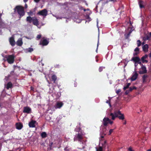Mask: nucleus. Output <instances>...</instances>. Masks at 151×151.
Returning <instances> with one entry per match:
<instances>
[{
    "mask_svg": "<svg viewBox=\"0 0 151 151\" xmlns=\"http://www.w3.org/2000/svg\"><path fill=\"white\" fill-rule=\"evenodd\" d=\"M28 0H23L24 1V2H27V1H28Z\"/></svg>",
    "mask_w": 151,
    "mask_h": 151,
    "instance_id": "nucleus-55",
    "label": "nucleus"
},
{
    "mask_svg": "<svg viewBox=\"0 0 151 151\" xmlns=\"http://www.w3.org/2000/svg\"><path fill=\"white\" fill-rule=\"evenodd\" d=\"M15 11H17L20 16V18L23 16L25 14L24 8L21 6H16L14 8Z\"/></svg>",
    "mask_w": 151,
    "mask_h": 151,
    "instance_id": "nucleus-4",
    "label": "nucleus"
},
{
    "mask_svg": "<svg viewBox=\"0 0 151 151\" xmlns=\"http://www.w3.org/2000/svg\"><path fill=\"white\" fill-rule=\"evenodd\" d=\"M47 11L46 9H44L38 12L37 14L38 15L42 16L45 17L47 15Z\"/></svg>",
    "mask_w": 151,
    "mask_h": 151,
    "instance_id": "nucleus-7",
    "label": "nucleus"
},
{
    "mask_svg": "<svg viewBox=\"0 0 151 151\" xmlns=\"http://www.w3.org/2000/svg\"><path fill=\"white\" fill-rule=\"evenodd\" d=\"M130 85V83H127V86H129Z\"/></svg>",
    "mask_w": 151,
    "mask_h": 151,
    "instance_id": "nucleus-53",
    "label": "nucleus"
},
{
    "mask_svg": "<svg viewBox=\"0 0 151 151\" xmlns=\"http://www.w3.org/2000/svg\"><path fill=\"white\" fill-rule=\"evenodd\" d=\"M126 123V121H125V122L124 123V124H125Z\"/></svg>",
    "mask_w": 151,
    "mask_h": 151,
    "instance_id": "nucleus-57",
    "label": "nucleus"
},
{
    "mask_svg": "<svg viewBox=\"0 0 151 151\" xmlns=\"http://www.w3.org/2000/svg\"><path fill=\"white\" fill-rule=\"evenodd\" d=\"M16 43L17 45L21 46L23 44L22 39L21 38H19L17 41Z\"/></svg>",
    "mask_w": 151,
    "mask_h": 151,
    "instance_id": "nucleus-15",
    "label": "nucleus"
},
{
    "mask_svg": "<svg viewBox=\"0 0 151 151\" xmlns=\"http://www.w3.org/2000/svg\"><path fill=\"white\" fill-rule=\"evenodd\" d=\"M12 86V84L11 82H9L7 84L6 88L7 89L11 88Z\"/></svg>",
    "mask_w": 151,
    "mask_h": 151,
    "instance_id": "nucleus-21",
    "label": "nucleus"
},
{
    "mask_svg": "<svg viewBox=\"0 0 151 151\" xmlns=\"http://www.w3.org/2000/svg\"><path fill=\"white\" fill-rule=\"evenodd\" d=\"M148 37L150 38L151 37V32L149 33L148 35H147Z\"/></svg>",
    "mask_w": 151,
    "mask_h": 151,
    "instance_id": "nucleus-43",
    "label": "nucleus"
},
{
    "mask_svg": "<svg viewBox=\"0 0 151 151\" xmlns=\"http://www.w3.org/2000/svg\"><path fill=\"white\" fill-rule=\"evenodd\" d=\"M128 150L129 151H133L132 150V148H131V147H129L128 148Z\"/></svg>",
    "mask_w": 151,
    "mask_h": 151,
    "instance_id": "nucleus-44",
    "label": "nucleus"
},
{
    "mask_svg": "<svg viewBox=\"0 0 151 151\" xmlns=\"http://www.w3.org/2000/svg\"><path fill=\"white\" fill-rule=\"evenodd\" d=\"M147 77V76L146 75H144L142 77L143 82L145 83L146 82V79Z\"/></svg>",
    "mask_w": 151,
    "mask_h": 151,
    "instance_id": "nucleus-24",
    "label": "nucleus"
},
{
    "mask_svg": "<svg viewBox=\"0 0 151 151\" xmlns=\"http://www.w3.org/2000/svg\"><path fill=\"white\" fill-rule=\"evenodd\" d=\"M134 51L135 52L134 53V55H137L139 52V49L138 47L136 48L135 50Z\"/></svg>",
    "mask_w": 151,
    "mask_h": 151,
    "instance_id": "nucleus-27",
    "label": "nucleus"
},
{
    "mask_svg": "<svg viewBox=\"0 0 151 151\" xmlns=\"http://www.w3.org/2000/svg\"><path fill=\"white\" fill-rule=\"evenodd\" d=\"M1 104L0 103V108L1 107Z\"/></svg>",
    "mask_w": 151,
    "mask_h": 151,
    "instance_id": "nucleus-64",
    "label": "nucleus"
},
{
    "mask_svg": "<svg viewBox=\"0 0 151 151\" xmlns=\"http://www.w3.org/2000/svg\"><path fill=\"white\" fill-rule=\"evenodd\" d=\"M99 35L98 36V43L97 44V48L96 50V52H97L98 51V47L99 45Z\"/></svg>",
    "mask_w": 151,
    "mask_h": 151,
    "instance_id": "nucleus-33",
    "label": "nucleus"
},
{
    "mask_svg": "<svg viewBox=\"0 0 151 151\" xmlns=\"http://www.w3.org/2000/svg\"><path fill=\"white\" fill-rule=\"evenodd\" d=\"M106 129H104V133L103 134H102L101 133L100 134V137L101 138H103L104 137V135L106 134Z\"/></svg>",
    "mask_w": 151,
    "mask_h": 151,
    "instance_id": "nucleus-23",
    "label": "nucleus"
},
{
    "mask_svg": "<svg viewBox=\"0 0 151 151\" xmlns=\"http://www.w3.org/2000/svg\"><path fill=\"white\" fill-rule=\"evenodd\" d=\"M49 43L48 40L45 38H42L41 40L40 44L43 46L47 45Z\"/></svg>",
    "mask_w": 151,
    "mask_h": 151,
    "instance_id": "nucleus-8",
    "label": "nucleus"
},
{
    "mask_svg": "<svg viewBox=\"0 0 151 151\" xmlns=\"http://www.w3.org/2000/svg\"><path fill=\"white\" fill-rule=\"evenodd\" d=\"M41 135L42 138H45L46 137L47 134L45 132H43L42 133Z\"/></svg>",
    "mask_w": 151,
    "mask_h": 151,
    "instance_id": "nucleus-30",
    "label": "nucleus"
},
{
    "mask_svg": "<svg viewBox=\"0 0 151 151\" xmlns=\"http://www.w3.org/2000/svg\"><path fill=\"white\" fill-rule=\"evenodd\" d=\"M98 21H97V27L98 28V30H99V28L98 26Z\"/></svg>",
    "mask_w": 151,
    "mask_h": 151,
    "instance_id": "nucleus-56",
    "label": "nucleus"
},
{
    "mask_svg": "<svg viewBox=\"0 0 151 151\" xmlns=\"http://www.w3.org/2000/svg\"><path fill=\"white\" fill-rule=\"evenodd\" d=\"M113 131L114 129H110L109 132L108 134L109 135H110L111 134V133L113 132Z\"/></svg>",
    "mask_w": 151,
    "mask_h": 151,
    "instance_id": "nucleus-38",
    "label": "nucleus"
},
{
    "mask_svg": "<svg viewBox=\"0 0 151 151\" xmlns=\"http://www.w3.org/2000/svg\"><path fill=\"white\" fill-rule=\"evenodd\" d=\"M143 51L145 52H147L148 51V46L147 44H145L142 46Z\"/></svg>",
    "mask_w": 151,
    "mask_h": 151,
    "instance_id": "nucleus-18",
    "label": "nucleus"
},
{
    "mask_svg": "<svg viewBox=\"0 0 151 151\" xmlns=\"http://www.w3.org/2000/svg\"><path fill=\"white\" fill-rule=\"evenodd\" d=\"M75 130L76 131L78 132V133L76 134L74 138V141L78 140L81 142L83 138V136L84 135V133L82 132V130L79 127H77L75 129Z\"/></svg>",
    "mask_w": 151,
    "mask_h": 151,
    "instance_id": "nucleus-1",
    "label": "nucleus"
},
{
    "mask_svg": "<svg viewBox=\"0 0 151 151\" xmlns=\"http://www.w3.org/2000/svg\"><path fill=\"white\" fill-rule=\"evenodd\" d=\"M121 90L120 89H119L118 90H117L116 91V93L117 94L119 93L121 91Z\"/></svg>",
    "mask_w": 151,
    "mask_h": 151,
    "instance_id": "nucleus-40",
    "label": "nucleus"
},
{
    "mask_svg": "<svg viewBox=\"0 0 151 151\" xmlns=\"http://www.w3.org/2000/svg\"><path fill=\"white\" fill-rule=\"evenodd\" d=\"M149 56L150 57H151V52Z\"/></svg>",
    "mask_w": 151,
    "mask_h": 151,
    "instance_id": "nucleus-60",
    "label": "nucleus"
},
{
    "mask_svg": "<svg viewBox=\"0 0 151 151\" xmlns=\"http://www.w3.org/2000/svg\"><path fill=\"white\" fill-rule=\"evenodd\" d=\"M2 24H4L3 23H0V28L1 27H3L2 25Z\"/></svg>",
    "mask_w": 151,
    "mask_h": 151,
    "instance_id": "nucleus-46",
    "label": "nucleus"
},
{
    "mask_svg": "<svg viewBox=\"0 0 151 151\" xmlns=\"http://www.w3.org/2000/svg\"><path fill=\"white\" fill-rule=\"evenodd\" d=\"M112 83V81H110V84H111Z\"/></svg>",
    "mask_w": 151,
    "mask_h": 151,
    "instance_id": "nucleus-62",
    "label": "nucleus"
},
{
    "mask_svg": "<svg viewBox=\"0 0 151 151\" xmlns=\"http://www.w3.org/2000/svg\"><path fill=\"white\" fill-rule=\"evenodd\" d=\"M9 42L10 44L12 46H14L15 45V42L14 40V38L13 37H12L10 38Z\"/></svg>",
    "mask_w": 151,
    "mask_h": 151,
    "instance_id": "nucleus-16",
    "label": "nucleus"
},
{
    "mask_svg": "<svg viewBox=\"0 0 151 151\" xmlns=\"http://www.w3.org/2000/svg\"><path fill=\"white\" fill-rule=\"evenodd\" d=\"M36 123V121L32 120L29 123V125L30 127H35V124Z\"/></svg>",
    "mask_w": 151,
    "mask_h": 151,
    "instance_id": "nucleus-14",
    "label": "nucleus"
},
{
    "mask_svg": "<svg viewBox=\"0 0 151 151\" xmlns=\"http://www.w3.org/2000/svg\"><path fill=\"white\" fill-rule=\"evenodd\" d=\"M28 14L30 16H32L35 14V9L30 10L29 12H27Z\"/></svg>",
    "mask_w": 151,
    "mask_h": 151,
    "instance_id": "nucleus-13",
    "label": "nucleus"
},
{
    "mask_svg": "<svg viewBox=\"0 0 151 151\" xmlns=\"http://www.w3.org/2000/svg\"><path fill=\"white\" fill-rule=\"evenodd\" d=\"M41 35H37V39H39L41 38Z\"/></svg>",
    "mask_w": 151,
    "mask_h": 151,
    "instance_id": "nucleus-41",
    "label": "nucleus"
},
{
    "mask_svg": "<svg viewBox=\"0 0 151 151\" xmlns=\"http://www.w3.org/2000/svg\"><path fill=\"white\" fill-rule=\"evenodd\" d=\"M85 2V3H86V5H87V3L86 2V1H85L84 0H83Z\"/></svg>",
    "mask_w": 151,
    "mask_h": 151,
    "instance_id": "nucleus-58",
    "label": "nucleus"
},
{
    "mask_svg": "<svg viewBox=\"0 0 151 151\" xmlns=\"http://www.w3.org/2000/svg\"><path fill=\"white\" fill-rule=\"evenodd\" d=\"M113 123V122L112 121H111L108 118L106 117H104L102 121L103 125L105 126H107L109 123L112 124Z\"/></svg>",
    "mask_w": 151,
    "mask_h": 151,
    "instance_id": "nucleus-6",
    "label": "nucleus"
},
{
    "mask_svg": "<svg viewBox=\"0 0 151 151\" xmlns=\"http://www.w3.org/2000/svg\"><path fill=\"white\" fill-rule=\"evenodd\" d=\"M141 42L140 40H138L137 41V46L138 47H139L141 45Z\"/></svg>",
    "mask_w": 151,
    "mask_h": 151,
    "instance_id": "nucleus-36",
    "label": "nucleus"
},
{
    "mask_svg": "<svg viewBox=\"0 0 151 151\" xmlns=\"http://www.w3.org/2000/svg\"><path fill=\"white\" fill-rule=\"evenodd\" d=\"M74 21L75 22H76L77 23H79L81 22V20L80 19H74Z\"/></svg>",
    "mask_w": 151,
    "mask_h": 151,
    "instance_id": "nucleus-35",
    "label": "nucleus"
},
{
    "mask_svg": "<svg viewBox=\"0 0 151 151\" xmlns=\"http://www.w3.org/2000/svg\"><path fill=\"white\" fill-rule=\"evenodd\" d=\"M106 102V103H107L109 104V105L110 106H111V105H110V103H109V101H107Z\"/></svg>",
    "mask_w": 151,
    "mask_h": 151,
    "instance_id": "nucleus-49",
    "label": "nucleus"
},
{
    "mask_svg": "<svg viewBox=\"0 0 151 151\" xmlns=\"http://www.w3.org/2000/svg\"><path fill=\"white\" fill-rule=\"evenodd\" d=\"M147 151H151V150L149 149Z\"/></svg>",
    "mask_w": 151,
    "mask_h": 151,
    "instance_id": "nucleus-63",
    "label": "nucleus"
},
{
    "mask_svg": "<svg viewBox=\"0 0 151 151\" xmlns=\"http://www.w3.org/2000/svg\"><path fill=\"white\" fill-rule=\"evenodd\" d=\"M34 0V1L35 2H36V3H38V2L40 0Z\"/></svg>",
    "mask_w": 151,
    "mask_h": 151,
    "instance_id": "nucleus-47",
    "label": "nucleus"
},
{
    "mask_svg": "<svg viewBox=\"0 0 151 151\" xmlns=\"http://www.w3.org/2000/svg\"><path fill=\"white\" fill-rule=\"evenodd\" d=\"M25 8H27V4H25Z\"/></svg>",
    "mask_w": 151,
    "mask_h": 151,
    "instance_id": "nucleus-50",
    "label": "nucleus"
},
{
    "mask_svg": "<svg viewBox=\"0 0 151 151\" xmlns=\"http://www.w3.org/2000/svg\"><path fill=\"white\" fill-rule=\"evenodd\" d=\"M129 91H130L129 90V91H127H127H126V92H125V93H126V94H128L129 93Z\"/></svg>",
    "mask_w": 151,
    "mask_h": 151,
    "instance_id": "nucleus-45",
    "label": "nucleus"
},
{
    "mask_svg": "<svg viewBox=\"0 0 151 151\" xmlns=\"http://www.w3.org/2000/svg\"><path fill=\"white\" fill-rule=\"evenodd\" d=\"M109 1H113L114 2H116V0H109Z\"/></svg>",
    "mask_w": 151,
    "mask_h": 151,
    "instance_id": "nucleus-48",
    "label": "nucleus"
},
{
    "mask_svg": "<svg viewBox=\"0 0 151 151\" xmlns=\"http://www.w3.org/2000/svg\"><path fill=\"white\" fill-rule=\"evenodd\" d=\"M26 21L29 23L32 22L34 25L37 26L38 28H39L38 27L39 21L36 17H31L30 16L27 17L26 18Z\"/></svg>",
    "mask_w": 151,
    "mask_h": 151,
    "instance_id": "nucleus-3",
    "label": "nucleus"
},
{
    "mask_svg": "<svg viewBox=\"0 0 151 151\" xmlns=\"http://www.w3.org/2000/svg\"><path fill=\"white\" fill-rule=\"evenodd\" d=\"M31 109L28 106L24 107L23 111L24 113L30 114L31 113Z\"/></svg>",
    "mask_w": 151,
    "mask_h": 151,
    "instance_id": "nucleus-9",
    "label": "nucleus"
},
{
    "mask_svg": "<svg viewBox=\"0 0 151 151\" xmlns=\"http://www.w3.org/2000/svg\"><path fill=\"white\" fill-rule=\"evenodd\" d=\"M52 80L54 81V82L55 83L56 80L57 79V77L55 75H53L52 77Z\"/></svg>",
    "mask_w": 151,
    "mask_h": 151,
    "instance_id": "nucleus-29",
    "label": "nucleus"
},
{
    "mask_svg": "<svg viewBox=\"0 0 151 151\" xmlns=\"http://www.w3.org/2000/svg\"><path fill=\"white\" fill-rule=\"evenodd\" d=\"M91 20V19L89 17V16H87V18H86V22H90Z\"/></svg>",
    "mask_w": 151,
    "mask_h": 151,
    "instance_id": "nucleus-37",
    "label": "nucleus"
},
{
    "mask_svg": "<svg viewBox=\"0 0 151 151\" xmlns=\"http://www.w3.org/2000/svg\"><path fill=\"white\" fill-rule=\"evenodd\" d=\"M147 72L146 68L145 66L142 65L141 66V69L139 71V73L140 74H143Z\"/></svg>",
    "mask_w": 151,
    "mask_h": 151,
    "instance_id": "nucleus-11",
    "label": "nucleus"
},
{
    "mask_svg": "<svg viewBox=\"0 0 151 151\" xmlns=\"http://www.w3.org/2000/svg\"><path fill=\"white\" fill-rule=\"evenodd\" d=\"M104 67H100L99 68V71L100 72H101L102 70H103V69H104Z\"/></svg>",
    "mask_w": 151,
    "mask_h": 151,
    "instance_id": "nucleus-39",
    "label": "nucleus"
},
{
    "mask_svg": "<svg viewBox=\"0 0 151 151\" xmlns=\"http://www.w3.org/2000/svg\"><path fill=\"white\" fill-rule=\"evenodd\" d=\"M33 49L31 47H29L28 48L25 49L24 50V52L26 53H27L28 52H31L33 51Z\"/></svg>",
    "mask_w": 151,
    "mask_h": 151,
    "instance_id": "nucleus-17",
    "label": "nucleus"
},
{
    "mask_svg": "<svg viewBox=\"0 0 151 151\" xmlns=\"http://www.w3.org/2000/svg\"><path fill=\"white\" fill-rule=\"evenodd\" d=\"M3 60H4V61H6V59H5V58H4L3 59Z\"/></svg>",
    "mask_w": 151,
    "mask_h": 151,
    "instance_id": "nucleus-61",
    "label": "nucleus"
},
{
    "mask_svg": "<svg viewBox=\"0 0 151 151\" xmlns=\"http://www.w3.org/2000/svg\"><path fill=\"white\" fill-rule=\"evenodd\" d=\"M106 141H104V143H102V146L103 147H105L106 146ZM101 143V141L100 142V144Z\"/></svg>",
    "mask_w": 151,
    "mask_h": 151,
    "instance_id": "nucleus-28",
    "label": "nucleus"
},
{
    "mask_svg": "<svg viewBox=\"0 0 151 151\" xmlns=\"http://www.w3.org/2000/svg\"><path fill=\"white\" fill-rule=\"evenodd\" d=\"M138 76V74L136 72H134L131 78V81H133L135 80L137 77Z\"/></svg>",
    "mask_w": 151,
    "mask_h": 151,
    "instance_id": "nucleus-12",
    "label": "nucleus"
},
{
    "mask_svg": "<svg viewBox=\"0 0 151 151\" xmlns=\"http://www.w3.org/2000/svg\"><path fill=\"white\" fill-rule=\"evenodd\" d=\"M4 57L6 59V60L9 63L11 64L14 63L15 57L14 55H6Z\"/></svg>",
    "mask_w": 151,
    "mask_h": 151,
    "instance_id": "nucleus-5",
    "label": "nucleus"
},
{
    "mask_svg": "<svg viewBox=\"0 0 151 151\" xmlns=\"http://www.w3.org/2000/svg\"><path fill=\"white\" fill-rule=\"evenodd\" d=\"M96 151H102V146H99V148L96 147Z\"/></svg>",
    "mask_w": 151,
    "mask_h": 151,
    "instance_id": "nucleus-32",
    "label": "nucleus"
},
{
    "mask_svg": "<svg viewBox=\"0 0 151 151\" xmlns=\"http://www.w3.org/2000/svg\"><path fill=\"white\" fill-rule=\"evenodd\" d=\"M138 65V63H135V67H136Z\"/></svg>",
    "mask_w": 151,
    "mask_h": 151,
    "instance_id": "nucleus-51",
    "label": "nucleus"
},
{
    "mask_svg": "<svg viewBox=\"0 0 151 151\" xmlns=\"http://www.w3.org/2000/svg\"><path fill=\"white\" fill-rule=\"evenodd\" d=\"M147 57V55H146L143 56L142 57V58H141V60H142V63H144L145 62H147V61L146 60H145V59Z\"/></svg>",
    "mask_w": 151,
    "mask_h": 151,
    "instance_id": "nucleus-26",
    "label": "nucleus"
},
{
    "mask_svg": "<svg viewBox=\"0 0 151 151\" xmlns=\"http://www.w3.org/2000/svg\"><path fill=\"white\" fill-rule=\"evenodd\" d=\"M139 64H140V65H142V64H141V62L140 61L139 62H137Z\"/></svg>",
    "mask_w": 151,
    "mask_h": 151,
    "instance_id": "nucleus-54",
    "label": "nucleus"
},
{
    "mask_svg": "<svg viewBox=\"0 0 151 151\" xmlns=\"http://www.w3.org/2000/svg\"><path fill=\"white\" fill-rule=\"evenodd\" d=\"M127 65V63L125 64V65L124 67V68Z\"/></svg>",
    "mask_w": 151,
    "mask_h": 151,
    "instance_id": "nucleus-59",
    "label": "nucleus"
},
{
    "mask_svg": "<svg viewBox=\"0 0 151 151\" xmlns=\"http://www.w3.org/2000/svg\"><path fill=\"white\" fill-rule=\"evenodd\" d=\"M110 116L113 120L115 119V118L118 117L119 119L123 120L124 119L123 114H122L119 111H115L114 113H111L109 114Z\"/></svg>",
    "mask_w": 151,
    "mask_h": 151,
    "instance_id": "nucleus-2",
    "label": "nucleus"
},
{
    "mask_svg": "<svg viewBox=\"0 0 151 151\" xmlns=\"http://www.w3.org/2000/svg\"><path fill=\"white\" fill-rule=\"evenodd\" d=\"M145 41H143V42H142V45H144L145 44Z\"/></svg>",
    "mask_w": 151,
    "mask_h": 151,
    "instance_id": "nucleus-52",
    "label": "nucleus"
},
{
    "mask_svg": "<svg viewBox=\"0 0 151 151\" xmlns=\"http://www.w3.org/2000/svg\"><path fill=\"white\" fill-rule=\"evenodd\" d=\"M143 2L142 1H139V7L140 8H143L144 7V6L143 5Z\"/></svg>",
    "mask_w": 151,
    "mask_h": 151,
    "instance_id": "nucleus-25",
    "label": "nucleus"
},
{
    "mask_svg": "<svg viewBox=\"0 0 151 151\" xmlns=\"http://www.w3.org/2000/svg\"><path fill=\"white\" fill-rule=\"evenodd\" d=\"M132 60L135 63L139 62L140 61V59L138 57H134L132 58Z\"/></svg>",
    "mask_w": 151,
    "mask_h": 151,
    "instance_id": "nucleus-19",
    "label": "nucleus"
},
{
    "mask_svg": "<svg viewBox=\"0 0 151 151\" xmlns=\"http://www.w3.org/2000/svg\"><path fill=\"white\" fill-rule=\"evenodd\" d=\"M129 86H127H127H124V88H123V89L124 90H126L127 88L128 87H129Z\"/></svg>",
    "mask_w": 151,
    "mask_h": 151,
    "instance_id": "nucleus-42",
    "label": "nucleus"
},
{
    "mask_svg": "<svg viewBox=\"0 0 151 151\" xmlns=\"http://www.w3.org/2000/svg\"><path fill=\"white\" fill-rule=\"evenodd\" d=\"M127 30L129 31V33L127 34V37H128L129 36V35H130L131 32L133 30L130 27H129L128 28Z\"/></svg>",
    "mask_w": 151,
    "mask_h": 151,
    "instance_id": "nucleus-22",
    "label": "nucleus"
},
{
    "mask_svg": "<svg viewBox=\"0 0 151 151\" xmlns=\"http://www.w3.org/2000/svg\"><path fill=\"white\" fill-rule=\"evenodd\" d=\"M150 38H149L148 36L147 35L146 36L143 38V41H145L147 40H148Z\"/></svg>",
    "mask_w": 151,
    "mask_h": 151,
    "instance_id": "nucleus-31",
    "label": "nucleus"
},
{
    "mask_svg": "<svg viewBox=\"0 0 151 151\" xmlns=\"http://www.w3.org/2000/svg\"><path fill=\"white\" fill-rule=\"evenodd\" d=\"M136 89V87H135L134 86H133L132 87H131L130 88L129 90L130 91H131L133 89Z\"/></svg>",
    "mask_w": 151,
    "mask_h": 151,
    "instance_id": "nucleus-34",
    "label": "nucleus"
},
{
    "mask_svg": "<svg viewBox=\"0 0 151 151\" xmlns=\"http://www.w3.org/2000/svg\"><path fill=\"white\" fill-rule=\"evenodd\" d=\"M63 103L61 102H58L54 106L55 109H60L63 105Z\"/></svg>",
    "mask_w": 151,
    "mask_h": 151,
    "instance_id": "nucleus-10",
    "label": "nucleus"
},
{
    "mask_svg": "<svg viewBox=\"0 0 151 151\" xmlns=\"http://www.w3.org/2000/svg\"><path fill=\"white\" fill-rule=\"evenodd\" d=\"M16 127L17 129H20L22 128V124L20 123H17V124Z\"/></svg>",
    "mask_w": 151,
    "mask_h": 151,
    "instance_id": "nucleus-20",
    "label": "nucleus"
}]
</instances>
